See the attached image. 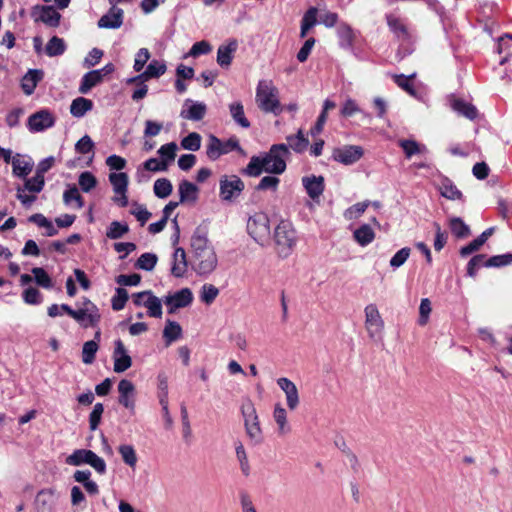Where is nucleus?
Segmentation results:
<instances>
[{
  "instance_id": "f257e3e1",
  "label": "nucleus",
  "mask_w": 512,
  "mask_h": 512,
  "mask_svg": "<svg viewBox=\"0 0 512 512\" xmlns=\"http://www.w3.org/2000/svg\"><path fill=\"white\" fill-rule=\"evenodd\" d=\"M189 264L200 276L211 274L217 267L218 258L204 228H196L191 236Z\"/></svg>"
},
{
  "instance_id": "f03ea898",
  "label": "nucleus",
  "mask_w": 512,
  "mask_h": 512,
  "mask_svg": "<svg viewBox=\"0 0 512 512\" xmlns=\"http://www.w3.org/2000/svg\"><path fill=\"white\" fill-rule=\"evenodd\" d=\"M290 156L286 144H274L269 151L258 156H252L243 174L250 177H258L263 172L273 175H280L286 170V160Z\"/></svg>"
},
{
  "instance_id": "7ed1b4c3",
  "label": "nucleus",
  "mask_w": 512,
  "mask_h": 512,
  "mask_svg": "<svg viewBox=\"0 0 512 512\" xmlns=\"http://www.w3.org/2000/svg\"><path fill=\"white\" fill-rule=\"evenodd\" d=\"M257 106L266 113L279 115L283 108L279 101V91L271 80H260L255 96Z\"/></svg>"
},
{
  "instance_id": "20e7f679",
  "label": "nucleus",
  "mask_w": 512,
  "mask_h": 512,
  "mask_svg": "<svg viewBox=\"0 0 512 512\" xmlns=\"http://www.w3.org/2000/svg\"><path fill=\"white\" fill-rule=\"evenodd\" d=\"M25 180L24 185L17 187L16 198L21 204L28 208L37 199V194L40 193L45 185V178L40 175H34L32 178H23Z\"/></svg>"
},
{
  "instance_id": "39448f33",
  "label": "nucleus",
  "mask_w": 512,
  "mask_h": 512,
  "mask_svg": "<svg viewBox=\"0 0 512 512\" xmlns=\"http://www.w3.org/2000/svg\"><path fill=\"white\" fill-rule=\"evenodd\" d=\"M249 235L260 245H265L270 239V224L267 214L257 212L247 221Z\"/></svg>"
},
{
  "instance_id": "423d86ee",
  "label": "nucleus",
  "mask_w": 512,
  "mask_h": 512,
  "mask_svg": "<svg viewBox=\"0 0 512 512\" xmlns=\"http://www.w3.org/2000/svg\"><path fill=\"white\" fill-rule=\"evenodd\" d=\"M274 239L279 253L286 257L296 244V232L292 224L282 220L275 228Z\"/></svg>"
},
{
  "instance_id": "0eeeda50",
  "label": "nucleus",
  "mask_w": 512,
  "mask_h": 512,
  "mask_svg": "<svg viewBox=\"0 0 512 512\" xmlns=\"http://www.w3.org/2000/svg\"><path fill=\"white\" fill-rule=\"evenodd\" d=\"M242 414L244 417V425L248 437L254 444H259L262 441V430L256 409L254 405L248 401L242 405Z\"/></svg>"
},
{
  "instance_id": "6e6552de",
  "label": "nucleus",
  "mask_w": 512,
  "mask_h": 512,
  "mask_svg": "<svg viewBox=\"0 0 512 512\" xmlns=\"http://www.w3.org/2000/svg\"><path fill=\"white\" fill-rule=\"evenodd\" d=\"M81 326L96 327L101 319L98 307L89 299L84 298L78 309L75 310L73 317Z\"/></svg>"
},
{
  "instance_id": "1a4fd4ad",
  "label": "nucleus",
  "mask_w": 512,
  "mask_h": 512,
  "mask_svg": "<svg viewBox=\"0 0 512 512\" xmlns=\"http://www.w3.org/2000/svg\"><path fill=\"white\" fill-rule=\"evenodd\" d=\"M387 24L391 32H393L396 38L401 42L403 56L410 54L412 51L410 47L412 44V35L403 20L395 15H388Z\"/></svg>"
},
{
  "instance_id": "9d476101",
  "label": "nucleus",
  "mask_w": 512,
  "mask_h": 512,
  "mask_svg": "<svg viewBox=\"0 0 512 512\" xmlns=\"http://www.w3.org/2000/svg\"><path fill=\"white\" fill-rule=\"evenodd\" d=\"M365 313V329L368 336L377 340L382 336L384 329V321L379 313V310L375 304H369L364 309Z\"/></svg>"
},
{
  "instance_id": "9b49d317",
  "label": "nucleus",
  "mask_w": 512,
  "mask_h": 512,
  "mask_svg": "<svg viewBox=\"0 0 512 512\" xmlns=\"http://www.w3.org/2000/svg\"><path fill=\"white\" fill-rule=\"evenodd\" d=\"M241 151V147L236 138H230L229 140L222 142L214 135H210L206 154L209 159L216 160L221 155L228 154L231 151Z\"/></svg>"
},
{
  "instance_id": "f8f14e48",
  "label": "nucleus",
  "mask_w": 512,
  "mask_h": 512,
  "mask_svg": "<svg viewBox=\"0 0 512 512\" xmlns=\"http://www.w3.org/2000/svg\"><path fill=\"white\" fill-rule=\"evenodd\" d=\"M34 22H42L48 27L57 28L61 22V14L52 5H35L31 8Z\"/></svg>"
},
{
  "instance_id": "ddd939ff",
  "label": "nucleus",
  "mask_w": 512,
  "mask_h": 512,
  "mask_svg": "<svg viewBox=\"0 0 512 512\" xmlns=\"http://www.w3.org/2000/svg\"><path fill=\"white\" fill-rule=\"evenodd\" d=\"M193 301V294L189 288H182L179 291L166 295L163 299L168 313L172 314L180 308L189 306Z\"/></svg>"
},
{
  "instance_id": "4468645a",
  "label": "nucleus",
  "mask_w": 512,
  "mask_h": 512,
  "mask_svg": "<svg viewBox=\"0 0 512 512\" xmlns=\"http://www.w3.org/2000/svg\"><path fill=\"white\" fill-rule=\"evenodd\" d=\"M244 189V182L236 175L224 176L220 180V197L224 201L236 198Z\"/></svg>"
},
{
  "instance_id": "2eb2a0df",
  "label": "nucleus",
  "mask_w": 512,
  "mask_h": 512,
  "mask_svg": "<svg viewBox=\"0 0 512 512\" xmlns=\"http://www.w3.org/2000/svg\"><path fill=\"white\" fill-rule=\"evenodd\" d=\"M364 152L361 146L346 145L333 150L332 158L336 162L344 165H352L359 161Z\"/></svg>"
},
{
  "instance_id": "dca6fc26",
  "label": "nucleus",
  "mask_w": 512,
  "mask_h": 512,
  "mask_svg": "<svg viewBox=\"0 0 512 512\" xmlns=\"http://www.w3.org/2000/svg\"><path fill=\"white\" fill-rule=\"evenodd\" d=\"M118 393L119 404L128 409L131 414H134L136 408V389L134 384L130 380L122 379L118 383Z\"/></svg>"
},
{
  "instance_id": "f3484780",
  "label": "nucleus",
  "mask_w": 512,
  "mask_h": 512,
  "mask_svg": "<svg viewBox=\"0 0 512 512\" xmlns=\"http://www.w3.org/2000/svg\"><path fill=\"white\" fill-rule=\"evenodd\" d=\"M55 124L54 115L46 109L40 110L28 118V128L31 132H41Z\"/></svg>"
},
{
  "instance_id": "a211bd4d",
  "label": "nucleus",
  "mask_w": 512,
  "mask_h": 512,
  "mask_svg": "<svg viewBox=\"0 0 512 512\" xmlns=\"http://www.w3.org/2000/svg\"><path fill=\"white\" fill-rule=\"evenodd\" d=\"M124 20L123 9L111 4L110 9L97 22L100 29H118L122 26Z\"/></svg>"
},
{
  "instance_id": "6ab92c4d",
  "label": "nucleus",
  "mask_w": 512,
  "mask_h": 512,
  "mask_svg": "<svg viewBox=\"0 0 512 512\" xmlns=\"http://www.w3.org/2000/svg\"><path fill=\"white\" fill-rule=\"evenodd\" d=\"M302 185L308 196L319 202L321 195L325 189L324 177L316 175H307L302 177Z\"/></svg>"
},
{
  "instance_id": "aec40b11",
  "label": "nucleus",
  "mask_w": 512,
  "mask_h": 512,
  "mask_svg": "<svg viewBox=\"0 0 512 512\" xmlns=\"http://www.w3.org/2000/svg\"><path fill=\"white\" fill-rule=\"evenodd\" d=\"M57 499V493L53 489L39 491L35 499L37 512H52L56 506Z\"/></svg>"
},
{
  "instance_id": "412c9836",
  "label": "nucleus",
  "mask_w": 512,
  "mask_h": 512,
  "mask_svg": "<svg viewBox=\"0 0 512 512\" xmlns=\"http://www.w3.org/2000/svg\"><path fill=\"white\" fill-rule=\"evenodd\" d=\"M280 389L285 393L286 403L290 410H295L300 402L296 385L288 378L281 377L277 380Z\"/></svg>"
},
{
  "instance_id": "4be33fe9",
  "label": "nucleus",
  "mask_w": 512,
  "mask_h": 512,
  "mask_svg": "<svg viewBox=\"0 0 512 512\" xmlns=\"http://www.w3.org/2000/svg\"><path fill=\"white\" fill-rule=\"evenodd\" d=\"M114 371L122 373L129 369L132 365V359L128 355L126 348L121 340L115 341V349L113 353Z\"/></svg>"
},
{
  "instance_id": "5701e85b",
  "label": "nucleus",
  "mask_w": 512,
  "mask_h": 512,
  "mask_svg": "<svg viewBox=\"0 0 512 512\" xmlns=\"http://www.w3.org/2000/svg\"><path fill=\"white\" fill-rule=\"evenodd\" d=\"M188 265L190 264L187 260L185 250L181 247L176 248L172 256V275L177 278L184 277L187 272Z\"/></svg>"
},
{
  "instance_id": "b1692460",
  "label": "nucleus",
  "mask_w": 512,
  "mask_h": 512,
  "mask_svg": "<svg viewBox=\"0 0 512 512\" xmlns=\"http://www.w3.org/2000/svg\"><path fill=\"white\" fill-rule=\"evenodd\" d=\"M34 163L30 157L16 154L12 160V173L19 178H26L33 169Z\"/></svg>"
},
{
  "instance_id": "393cba45",
  "label": "nucleus",
  "mask_w": 512,
  "mask_h": 512,
  "mask_svg": "<svg viewBox=\"0 0 512 512\" xmlns=\"http://www.w3.org/2000/svg\"><path fill=\"white\" fill-rule=\"evenodd\" d=\"M178 193L180 196V203L194 204L198 199L199 189L194 183L188 180H183L178 185Z\"/></svg>"
},
{
  "instance_id": "a878e982",
  "label": "nucleus",
  "mask_w": 512,
  "mask_h": 512,
  "mask_svg": "<svg viewBox=\"0 0 512 512\" xmlns=\"http://www.w3.org/2000/svg\"><path fill=\"white\" fill-rule=\"evenodd\" d=\"M185 106H188V108L181 111V117L193 121H199L204 118L206 114V105L204 103L187 99Z\"/></svg>"
},
{
  "instance_id": "bb28decb",
  "label": "nucleus",
  "mask_w": 512,
  "mask_h": 512,
  "mask_svg": "<svg viewBox=\"0 0 512 512\" xmlns=\"http://www.w3.org/2000/svg\"><path fill=\"white\" fill-rule=\"evenodd\" d=\"M450 107L453 111L469 120H474L478 115V111L474 105L459 98L451 97Z\"/></svg>"
},
{
  "instance_id": "cd10ccee",
  "label": "nucleus",
  "mask_w": 512,
  "mask_h": 512,
  "mask_svg": "<svg viewBox=\"0 0 512 512\" xmlns=\"http://www.w3.org/2000/svg\"><path fill=\"white\" fill-rule=\"evenodd\" d=\"M237 41L231 40L227 44L219 46L217 50V63L222 68H227L230 66L233 55L237 50Z\"/></svg>"
},
{
  "instance_id": "c85d7f7f",
  "label": "nucleus",
  "mask_w": 512,
  "mask_h": 512,
  "mask_svg": "<svg viewBox=\"0 0 512 512\" xmlns=\"http://www.w3.org/2000/svg\"><path fill=\"white\" fill-rule=\"evenodd\" d=\"M167 170L166 163L157 158H149L142 166L138 167L136 177L141 182L146 177L145 172H165Z\"/></svg>"
},
{
  "instance_id": "c756f323",
  "label": "nucleus",
  "mask_w": 512,
  "mask_h": 512,
  "mask_svg": "<svg viewBox=\"0 0 512 512\" xmlns=\"http://www.w3.org/2000/svg\"><path fill=\"white\" fill-rule=\"evenodd\" d=\"M43 75H44V73L42 70H37V69L29 70L24 75V77L22 78V81H21V87H22L23 92L26 95H31L34 92L37 84L42 80Z\"/></svg>"
},
{
  "instance_id": "7c9ffc66",
  "label": "nucleus",
  "mask_w": 512,
  "mask_h": 512,
  "mask_svg": "<svg viewBox=\"0 0 512 512\" xmlns=\"http://www.w3.org/2000/svg\"><path fill=\"white\" fill-rule=\"evenodd\" d=\"M437 187L440 194L449 200H460L462 198L461 191L446 177H441Z\"/></svg>"
},
{
  "instance_id": "2f4dec72",
  "label": "nucleus",
  "mask_w": 512,
  "mask_h": 512,
  "mask_svg": "<svg viewBox=\"0 0 512 512\" xmlns=\"http://www.w3.org/2000/svg\"><path fill=\"white\" fill-rule=\"evenodd\" d=\"M273 419L277 424V431L279 435L283 436L291 432V426L287 420V412L279 404L274 407Z\"/></svg>"
},
{
  "instance_id": "473e14b6",
  "label": "nucleus",
  "mask_w": 512,
  "mask_h": 512,
  "mask_svg": "<svg viewBox=\"0 0 512 512\" xmlns=\"http://www.w3.org/2000/svg\"><path fill=\"white\" fill-rule=\"evenodd\" d=\"M101 71L92 70L83 75L79 92L82 94H87L93 87L102 82Z\"/></svg>"
},
{
  "instance_id": "72a5a7b5",
  "label": "nucleus",
  "mask_w": 512,
  "mask_h": 512,
  "mask_svg": "<svg viewBox=\"0 0 512 512\" xmlns=\"http://www.w3.org/2000/svg\"><path fill=\"white\" fill-rule=\"evenodd\" d=\"M355 241L362 247H365L375 239V232L369 224H363L353 233Z\"/></svg>"
},
{
  "instance_id": "f704fd0d",
  "label": "nucleus",
  "mask_w": 512,
  "mask_h": 512,
  "mask_svg": "<svg viewBox=\"0 0 512 512\" xmlns=\"http://www.w3.org/2000/svg\"><path fill=\"white\" fill-rule=\"evenodd\" d=\"M66 49L67 45L64 39L58 36H53L47 42L44 52L49 57H57L63 55Z\"/></svg>"
},
{
  "instance_id": "c9c22d12",
  "label": "nucleus",
  "mask_w": 512,
  "mask_h": 512,
  "mask_svg": "<svg viewBox=\"0 0 512 512\" xmlns=\"http://www.w3.org/2000/svg\"><path fill=\"white\" fill-rule=\"evenodd\" d=\"M318 9L316 7H310L301 20L300 37L305 38L310 29H312L317 23Z\"/></svg>"
},
{
  "instance_id": "e433bc0d",
  "label": "nucleus",
  "mask_w": 512,
  "mask_h": 512,
  "mask_svg": "<svg viewBox=\"0 0 512 512\" xmlns=\"http://www.w3.org/2000/svg\"><path fill=\"white\" fill-rule=\"evenodd\" d=\"M93 108V102L84 97L74 99L70 105V113L77 118L83 117Z\"/></svg>"
},
{
  "instance_id": "4c0bfd02",
  "label": "nucleus",
  "mask_w": 512,
  "mask_h": 512,
  "mask_svg": "<svg viewBox=\"0 0 512 512\" xmlns=\"http://www.w3.org/2000/svg\"><path fill=\"white\" fill-rule=\"evenodd\" d=\"M288 148H291L296 153L304 152L308 145L309 140L305 137L302 129H299L297 134L287 136Z\"/></svg>"
},
{
  "instance_id": "58836bf2",
  "label": "nucleus",
  "mask_w": 512,
  "mask_h": 512,
  "mask_svg": "<svg viewBox=\"0 0 512 512\" xmlns=\"http://www.w3.org/2000/svg\"><path fill=\"white\" fill-rule=\"evenodd\" d=\"M229 111L231 114V117L235 121L236 124H238L242 128H249L250 122L245 117L244 113V107L241 102H233L229 105Z\"/></svg>"
},
{
  "instance_id": "ea45409f",
  "label": "nucleus",
  "mask_w": 512,
  "mask_h": 512,
  "mask_svg": "<svg viewBox=\"0 0 512 512\" xmlns=\"http://www.w3.org/2000/svg\"><path fill=\"white\" fill-rule=\"evenodd\" d=\"M181 335V326L175 321L167 320L163 330V337L165 339L166 345H170L172 342L179 339Z\"/></svg>"
},
{
  "instance_id": "a19ab883",
  "label": "nucleus",
  "mask_w": 512,
  "mask_h": 512,
  "mask_svg": "<svg viewBox=\"0 0 512 512\" xmlns=\"http://www.w3.org/2000/svg\"><path fill=\"white\" fill-rule=\"evenodd\" d=\"M109 181L113 187L114 193L127 192L129 178L124 172L111 173L109 175Z\"/></svg>"
},
{
  "instance_id": "79ce46f5",
  "label": "nucleus",
  "mask_w": 512,
  "mask_h": 512,
  "mask_svg": "<svg viewBox=\"0 0 512 512\" xmlns=\"http://www.w3.org/2000/svg\"><path fill=\"white\" fill-rule=\"evenodd\" d=\"M123 462L130 468H135L138 458L134 447L130 444H122L118 447Z\"/></svg>"
},
{
  "instance_id": "37998d69",
  "label": "nucleus",
  "mask_w": 512,
  "mask_h": 512,
  "mask_svg": "<svg viewBox=\"0 0 512 512\" xmlns=\"http://www.w3.org/2000/svg\"><path fill=\"white\" fill-rule=\"evenodd\" d=\"M173 190L172 183L167 178H159L154 182V194L161 199L167 198Z\"/></svg>"
},
{
  "instance_id": "c03bdc74",
  "label": "nucleus",
  "mask_w": 512,
  "mask_h": 512,
  "mask_svg": "<svg viewBox=\"0 0 512 512\" xmlns=\"http://www.w3.org/2000/svg\"><path fill=\"white\" fill-rule=\"evenodd\" d=\"M145 307L150 317L160 318L162 316L161 300L151 292L149 297L145 299Z\"/></svg>"
},
{
  "instance_id": "a18cd8bd",
  "label": "nucleus",
  "mask_w": 512,
  "mask_h": 512,
  "mask_svg": "<svg viewBox=\"0 0 512 512\" xmlns=\"http://www.w3.org/2000/svg\"><path fill=\"white\" fill-rule=\"evenodd\" d=\"M63 201L66 205H70L73 202L76 204V208L81 209L84 206L83 198L80 195L76 186H69L63 193Z\"/></svg>"
},
{
  "instance_id": "49530a36",
  "label": "nucleus",
  "mask_w": 512,
  "mask_h": 512,
  "mask_svg": "<svg viewBox=\"0 0 512 512\" xmlns=\"http://www.w3.org/2000/svg\"><path fill=\"white\" fill-rule=\"evenodd\" d=\"M451 232L458 238L467 237L470 234L468 225L459 217H453L449 220Z\"/></svg>"
},
{
  "instance_id": "de8ad7c7",
  "label": "nucleus",
  "mask_w": 512,
  "mask_h": 512,
  "mask_svg": "<svg viewBox=\"0 0 512 512\" xmlns=\"http://www.w3.org/2000/svg\"><path fill=\"white\" fill-rule=\"evenodd\" d=\"M176 150L177 145L175 142L164 144L159 148L158 154L161 157L160 160L166 163L167 167H169L170 163L174 161L176 157Z\"/></svg>"
},
{
  "instance_id": "09e8293b",
  "label": "nucleus",
  "mask_w": 512,
  "mask_h": 512,
  "mask_svg": "<svg viewBox=\"0 0 512 512\" xmlns=\"http://www.w3.org/2000/svg\"><path fill=\"white\" fill-rule=\"evenodd\" d=\"M91 450L77 449L66 458V463L72 466L87 464Z\"/></svg>"
},
{
  "instance_id": "8fccbe9b",
  "label": "nucleus",
  "mask_w": 512,
  "mask_h": 512,
  "mask_svg": "<svg viewBox=\"0 0 512 512\" xmlns=\"http://www.w3.org/2000/svg\"><path fill=\"white\" fill-rule=\"evenodd\" d=\"M497 51L499 54H506L500 61V64L503 65L508 57L512 55V35L506 34L499 38Z\"/></svg>"
},
{
  "instance_id": "3c124183",
  "label": "nucleus",
  "mask_w": 512,
  "mask_h": 512,
  "mask_svg": "<svg viewBox=\"0 0 512 512\" xmlns=\"http://www.w3.org/2000/svg\"><path fill=\"white\" fill-rule=\"evenodd\" d=\"M97 341L90 340L84 343L82 348V361L85 364H92L98 351Z\"/></svg>"
},
{
  "instance_id": "603ef678",
  "label": "nucleus",
  "mask_w": 512,
  "mask_h": 512,
  "mask_svg": "<svg viewBox=\"0 0 512 512\" xmlns=\"http://www.w3.org/2000/svg\"><path fill=\"white\" fill-rule=\"evenodd\" d=\"M78 183L83 192H90L97 185L96 177L89 171L82 172L79 175Z\"/></svg>"
},
{
  "instance_id": "864d4df0",
  "label": "nucleus",
  "mask_w": 512,
  "mask_h": 512,
  "mask_svg": "<svg viewBox=\"0 0 512 512\" xmlns=\"http://www.w3.org/2000/svg\"><path fill=\"white\" fill-rule=\"evenodd\" d=\"M129 231V227L125 223L113 221L109 225L106 236L110 239H119Z\"/></svg>"
},
{
  "instance_id": "5fc2aeb1",
  "label": "nucleus",
  "mask_w": 512,
  "mask_h": 512,
  "mask_svg": "<svg viewBox=\"0 0 512 512\" xmlns=\"http://www.w3.org/2000/svg\"><path fill=\"white\" fill-rule=\"evenodd\" d=\"M218 295L219 289L212 284H204L201 287L200 300L207 305L213 303Z\"/></svg>"
},
{
  "instance_id": "6e6d98bb",
  "label": "nucleus",
  "mask_w": 512,
  "mask_h": 512,
  "mask_svg": "<svg viewBox=\"0 0 512 512\" xmlns=\"http://www.w3.org/2000/svg\"><path fill=\"white\" fill-rule=\"evenodd\" d=\"M370 202L364 201V202H358L352 206H350L346 211L344 212V217L347 220H354L359 218L365 210L368 208Z\"/></svg>"
},
{
  "instance_id": "4d7b16f0",
  "label": "nucleus",
  "mask_w": 512,
  "mask_h": 512,
  "mask_svg": "<svg viewBox=\"0 0 512 512\" xmlns=\"http://www.w3.org/2000/svg\"><path fill=\"white\" fill-rule=\"evenodd\" d=\"M157 259V256L153 253H144L138 258L135 266L142 270L151 271L155 267Z\"/></svg>"
},
{
  "instance_id": "13d9d810",
  "label": "nucleus",
  "mask_w": 512,
  "mask_h": 512,
  "mask_svg": "<svg viewBox=\"0 0 512 512\" xmlns=\"http://www.w3.org/2000/svg\"><path fill=\"white\" fill-rule=\"evenodd\" d=\"M236 456L240 464V469L245 476H248L250 473V465L248 461V457L245 451V448L242 443H238L235 447Z\"/></svg>"
},
{
  "instance_id": "bf43d9fd",
  "label": "nucleus",
  "mask_w": 512,
  "mask_h": 512,
  "mask_svg": "<svg viewBox=\"0 0 512 512\" xmlns=\"http://www.w3.org/2000/svg\"><path fill=\"white\" fill-rule=\"evenodd\" d=\"M399 146L403 149L407 158H411L413 155L421 153L425 147H421L414 140H401Z\"/></svg>"
},
{
  "instance_id": "052dcab7",
  "label": "nucleus",
  "mask_w": 512,
  "mask_h": 512,
  "mask_svg": "<svg viewBox=\"0 0 512 512\" xmlns=\"http://www.w3.org/2000/svg\"><path fill=\"white\" fill-rule=\"evenodd\" d=\"M128 300V292L124 288H117L115 295L111 299L112 308L115 311H120L125 307Z\"/></svg>"
},
{
  "instance_id": "680f3d73",
  "label": "nucleus",
  "mask_w": 512,
  "mask_h": 512,
  "mask_svg": "<svg viewBox=\"0 0 512 512\" xmlns=\"http://www.w3.org/2000/svg\"><path fill=\"white\" fill-rule=\"evenodd\" d=\"M181 145L186 150L197 151L201 146V136L196 132H192L183 138Z\"/></svg>"
},
{
  "instance_id": "e2e57ef3",
  "label": "nucleus",
  "mask_w": 512,
  "mask_h": 512,
  "mask_svg": "<svg viewBox=\"0 0 512 512\" xmlns=\"http://www.w3.org/2000/svg\"><path fill=\"white\" fill-rule=\"evenodd\" d=\"M104 412V406L102 403H96L89 415V427L90 430L95 431L101 421L102 414Z\"/></svg>"
},
{
  "instance_id": "0e129e2a",
  "label": "nucleus",
  "mask_w": 512,
  "mask_h": 512,
  "mask_svg": "<svg viewBox=\"0 0 512 512\" xmlns=\"http://www.w3.org/2000/svg\"><path fill=\"white\" fill-rule=\"evenodd\" d=\"M512 263V254H502L495 255L490 257L487 261H485L486 267H502Z\"/></svg>"
},
{
  "instance_id": "69168bd1",
  "label": "nucleus",
  "mask_w": 512,
  "mask_h": 512,
  "mask_svg": "<svg viewBox=\"0 0 512 512\" xmlns=\"http://www.w3.org/2000/svg\"><path fill=\"white\" fill-rule=\"evenodd\" d=\"M149 59V50L147 48H140L135 55L133 69L136 72H140L144 68Z\"/></svg>"
},
{
  "instance_id": "338daca9",
  "label": "nucleus",
  "mask_w": 512,
  "mask_h": 512,
  "mask_svg": "<svg viewBox=\"0 0 512 512\" xmlns=\"http://www.w3.org/2000/svg\"><path fill=\"white\" fill-rule=\"evenodd\" d=\"M32 273L39 286L43 288H50L52 286V280L43 268H33Z\"/></svg>"
},
{
  "instance_id": "774afa93",
  "label": "nucleus",
  "mask_w": 512,
  "mask_h": 512,
  "mask_svg": "<svg viewBox=\"0 0 512 512\" xmlns=\"http://www.w3.org/2000/svg\"><path fill=\"white\" fill-rule=\"evenodd\" d=\"M410 248L404 247L397 251L395 255L390 259V266L393 268L401 267L410 256Z\"/></svg>"
}]
</instances>
